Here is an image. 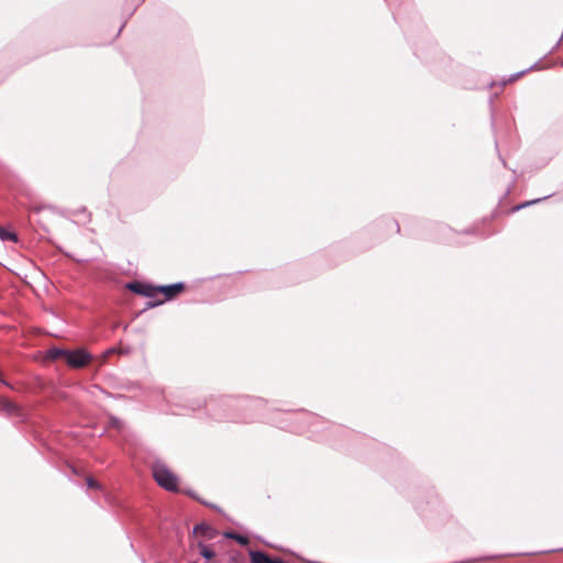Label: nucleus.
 Instances as JSON below:
<instances>
[{"label": "nucleus", "instance_id": "nucleus-1", "mask_svg": "<svg viewBox=\"0 0 563 563\" xmlns=\"http://www.w3.org/2000/svg\"><path fill=\"white\" fill-rule=\"evenodd\" d=\"M153 476L161 487L170 492L177 490V477L165 465H153Z\"/></svg>", "mask_w": 563, "mask_h": 563}, {"label": "nucleus", "instance_id": "nucleus-2", "mask_svg": "<svg viewBox=\"0 0 563 563\" xmlns=\"http://www.w3.org/2000/svg\"><path fill=\"white\" fill-rule=\"evenodd\" d=\"M70 367L80 368L90 362V355L82 350L68 351L65 361Z\"/></svg>", "mask_w": 563, "mask_h": 563}, {"label": "nucleus", "instance_id": "nucleus-3", "mask_svg": "<svg viewBox=\"0 0 563 563\" xmlns=\"http://www.w3.org/2000/svg\"><path fill=\"white\" fill-rule=\"evenodd\" d=\"M128 289L131 291L142 295L148 298H155L156 297V286H152L150 284L141 283V282H133L129 283L126 285Z\"/></svg>", "mask_w": 563, "mask_h": 563}, {"label": "nucleus", "instance_id": "nucleus-4", "mask_svg": "<svg viewBox=\"0 0 563 563\" xmlns=\"http://www.w3.org/2000/svg\"><path fill=\"white\" fill-rule=\"evenodd\" d=\"M185 289L183 283H177L168 286H156V296L158 294L164 295V300H170L181 294Z\"/></svg>", "mask_w": 563, "mask_h": 563}, {"label": "nucleus", "instance_id": "nucleus-5", "mask_svg": "<svg viewBox=\"0 0 563 563\" xmlns=\"http://www.w3.org/2000/svg\"><path fill=\"white\" fill-rule=\"evenodd\" d=\"M194 531L197 536H201L207 539H212L213 537H216L214 529H212L210 526H208L206 523H200V525L196 526Z\"/></svg>", "mask_w": 563, "mask_h": 563}, {"label": "nucleus", "instance_id": "nucleus-6", "mask_svg": "<svg viewBox=\"0 0 563 563\" xmlns=\"http://www.w3.org/2000/svg\"><path fill=\"white\" fill-rule=\"evenodd\" d=\"M197 550H198V553L201 556H203L206 560H208V561L213 559L214 555H216V553L212 550V548L209 547L208 544L202 543V542H198Z\"/></svg>", "mask_w": 563, "mask_h": 563}, {"label": "nucleus", "instance_id": "nucleus-7", "mask_svg": "<svg viewBox=\"0 0 563 563\" xmlns=\"http://www.w3.org/2000/svg\"><path fill=\"white\" fill-rule=\"evenodd\" d=\"M251 563H271L272 558L261 551L250 552Z\"/></svg>", "mask_w": 563, "mask_h": 563}, {"label": "nucleus", "instance_id": "nucleus-8", "mask_svg": "<svg viewBox=\"0 0 563 563\" xmlns=\"http://www.w3.org/2000/svg\"><path fill=\"white\" fill-rule=\"evenodd\" d=\"M0 239L2 241H7V240H10V241H13V242H16L18 241V236L15 233L13 232H9L7 231L4 228L0 227Z\"/></svg>", "mask_w": 563, "mask_h": 563}, {"label": "nucleus", "instance_id": "nucleus-9", "mask_svg": "<svg viewBox=\"0 0 563 563\" xmlns=\"http://www.w3.org/2000/svg\"><path fill=\"white\" fill-rule=\"evenodd\" d=\"M67 353H68V351L54 349V350L49 351V356L52 360L63 358L66 361Z\"/></svg>", "mask_w": 563, "mask_h": 563}, {"label": "nucleus", "instance_id": "nucleus-10", "mask_svg": "<svg viewBox=\"0 0 563 563\" xmlns=\"http://www.w3.org/2000/svg\"><path fill=\"white\" fill-rule=\"evenodd\" d=\"M225 536L228 538H230V539H233V540L238 541L242 545H246L249 543L247 537H244V536H241V534H236L234 532L227 533Z\"/></svg>", "mask_w": 563, "mask_h": 563}, {"label": "nucleus", "instance_id": "nucleus-11", "mask_svg": "<svg viewBox=\"0 0 563 563\" xmlns=\"http://www.w3.org/2000/svg\"><path fill=\"white\" fill-rule=\"evenodd\" d=\"M87 486L92 489H101V485L92 477L88 476L86 478Z\"/></svg>", "mask_w": 563, "mask_h": 563}, {"label": "nucleus", "instance_id": "nucleus-12", "mask_svg": "<svg viewBox=\"0 0 563 563\" xmlns=\"http://www.w3.org/2000/svg\"><path fill=\"white\" fill-rule=\"evenodd\" d=\"M390 225L393 227V229L395 230L396 233L399 232L400 229H399V225L397 222H390Z\"/></svg>", "mask_w": 563, "mask_h": 563}, {"label": "nucleus", "instance_id": "nucleus-13", "mask_svg": "<svg viewBox=\"0 0 563 563\" xmlns=\"http://www.w3.org/2000/svg\"><path fill=\"white\" fill-rule=\"evenodd\" d=\"M271 563H286V562L283 561L282 559H272Z\"/></svg>", "mask_w": 563, "mask_h": 563}]
</instances>
